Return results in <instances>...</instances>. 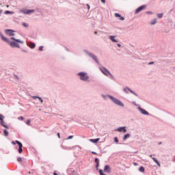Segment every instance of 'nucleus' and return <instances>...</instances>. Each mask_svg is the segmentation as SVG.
<instances>
[{"label":"nucleus","mask_w":175,"mask_h":175,"mask_svg":"<svg viewBox=\"0 0 175 175\" xmlns=\"http://www.w3.org/2000/svg\"><path fill=\"white\" fill-rule=\"evenodd\" d=\"M1 39L4 42H6V43H8V44H10V46H11L12 47H17L18 49H20V45L18 43L14 42H10V40H9V39H8L6 37L3 36V35H1Z\"/></svg>","instance_id":"f257e3e1"},{"label":"nucleus","mask_w":175,"mask_h":175,"mask_svg":"<svg viewBox=\"0 0 175 175\" xmlns=\"http://www.w3.org/2000/svg\"><path fill=\"white\" fill-rule=\"evenodd\" d=\"M78 76H80L81 80H83V81H87V80H88V76L85 72H79L78 73Z\"/></svg>","instance_id":"f03ea898"},{"label":"nucleus","mask_w":175,"mask_h":175,"mask_svg":"<svg viewBox=\"0 0 175 175\" xmlns=\"http://www.w3.org/2000/svg\"><path fill=\"white\" fill-rule=\"evenodd\" d=\"M109 98L111 99V100H113L116 105H118V106H122V107H124V104L120 101V100L111 96H109Z\"/></svg>","instance_id":"7ed1b4c3"},{"label":"nucleus","mask_w":175,"mask_h":175,"mask_svg":"<svg viewBox=\"0 0 175 175\" xmlns=\"http://www.w3.org/2000/svg\"><path fill=\"white\" fill-rule=\"evenodd\" d=\"M100 69L102 73H103V75H105V76H109V75H110V72L107 70V69H106L105 67L100 68Z\"/></svg>","instance_id":"20e7f679"},{"label":"nucleus","mask_w":175,"mask_h":175,"mask_svg":"<svg viewBox=\"0 0 175 175\" xmlns=\"http://www.w3.org/2000/svg\"><path fill=\"white\" fill-rule=\"evenodd\" d=\"M35 10H22L21 13H24V14H30V13H33Z\"/></svg>","instance_id":"39448f33"},{"label":"nucleus","mask_w":175,"mask_h":175,"mask_svg":"<svg viewBox=\"0 0 175 175\" xmlns=\"http://www.w3.org/2000/svg\"><path fill=\"white\" fill-rule=\"evenodd\" d=\"M16 143L19 146L18 152H19V154H21V152H23V144H21V142H20L18 140L16 141Z\"/></svg>","instance_id":"423d86ee"},{"label":"nucleus","mask_w":175,"mask_h":175,"mask_svg":"<svg viewBox=\"0 0 175 175\" xmlns=\"http://www.w3.org/2000/svg\"><path fill=\"white\" fill-rule=\"evenodd\" d=\"M5 33L9 35V36H14V31L11 29H8L5 31Z\"/></svg>","instance_id":"0eeeda50"},{"label":"nucleus","mask_w":175,"mask_h":175,"mask_svg":"<svg viewBox=\"0 0 175 175\" xmlns=\"http://www.w3.org/2000/svg\"><path fill=\"white\" fill-rule=\"evenodd\" d=\"M116 131L118 132H122L123 133H126V129L125 126H123V127H119L116 129Z\"/></svg>","instance_id":"6e6552de"},{"label":"nucleus","mask_w":175,"mask_h":175,"mask_svg":"<svg viewBox=\"0 0 175 175\" xmlns=\"http://www.w3.org/2000/svg\"><path fill=\"white\" fill-rule=\"evenodd\" d=\"M104 172H106V173H111V168H110V166L105 165L104 167Z\"/></svg>","instance_id":"1a4fd4ad"},{"label":"nucleus","mask_w":175,"mask_h":175,"mask_svg":"<svg viewBox=\"0 0 175 175\" xmlns=\"http://www.w3.org/2000/svg\"><path fill=\"white\" fill-rule=\"evenodd\" d=\"M146 9V6L145 5H142L141 7L138 8L136 10H135V13H139L140 12H142V10Z\"/></svg>","instance_id":"9d476101"},{"label":"nucleus","mask_w":175,"mask_h":175,"mask_svg":"<svg viewBox=\"0 0 175 175\" xmlns=\"http://www.w3.org/2000/svg\"><path fill=\"white\" fill-rule=\"evenodd\" d=\"M142 114H144L145 116H148V113L145 109H143L140 107L138 108Z\"/></svg>","instance_id":"9b49d317"},{"label":"nucleus","mask_w":175,"mask_h":175,"mask_svg":"<svg viewBox=\"0 0 175 175\" xmlns=\"http://www.w3.org/2000/svg\"><path fill=\"white\" fill-rule=\"evenodd\" d=\"M115 17L119 18V20H120L121 21H124V20H125V18L123 16H121V15H120V14L116 13Z\"/></svg>","instance_id":"f8f14e48"},{"label":"nucleus","mask_w":175,"mask_h":175,"mask_svg":"<svg viewBox=\"0 0 175 175\" xmlns=\"http://www.w3.org/2000/svg\"><path fill=\"white\" fill-rule=\"evenodd\" d=\"M109 39H111L113 42V43H118V40L116 39V36H110Z\"/></svg>","instance_id":"ddd939ff"},{"label":"nucleus","mask_w":175,"mask_h":175,"mask_svg":"<svg viewBox=\"0 0 175 175\" xmlns=\"http://www.w3.org/2000/svg\"><path fill=\"white\" fill-rule=\"evenodd\" d=\"M11 40H14L15 42H17V43H21L22 44L24 43V42H23L20 40H17V39L14 38V37H12Z\"/></svg>","instance_id":"4468645a"},{"label":"nucleus","mask_w":175,"mask_h":175,"mask_svg":"<svg viewBox=\"0 0 175 175\" xmlns=\"http://www.w3.org/2000/svg\"><path fill=\"white\" fill-rule=\"evenodd\" d=\"M0 123H1V125H2V126H3L4 128H9V126H8L7 124H6V123L5 122V121H1L0 122Z\"/></svg>","instance_id":"2eb2a0df"},{"label":"nucleus","mask_w":175,"mask_h":175,"mask_svg":"<svg viewBox=\"0 0 175 175\" xmlns=\"http://www.w3.org/2000/svg\"><path fill=\"white\" fill-rule=\"evenodd\" d=\"M28 46L30 47V49H35L36 45H35V43L33 42H29Z\"/></svg>","instance_id":"dca6fc26"},{"label":"nucleus","mask_w":175,"mask_h":175,"mask_svg":"<svg viewBox=\"0 0 175 175\" xmlns=\"http://www.w3.org/2000/svg\"><path fill=\"white\" fill-rule=\"evenodd\" d=\"M33 99H39V100L41 102V103H43V99L39 96H32Z\"/></svg>","instance_id":"f3484780"},{"label":"nucleus","mask_w":175,"mask_h":175,"mask_svg":"<svg viewBox=\"0 0 175 175\" xmlns=\"http://www.w3.org/2000/svg\"><path fill=\"white\" fill-rule=\"evenodd\" d=\"M95 162L96 163V169H98V167H99V159L96 158L95 159Z\"/></svg>","instance_id":"a211bd4d"},{"label":"nucleus","mask_w":175,"mask_h":175,"mask_svg":"<svg viewBox=\"0 0 175 175\" xmlns=\"http://www.w3.org/2000/svg\"><path fill=\"white\" fill-rule=\"evenodd\" d=\"M152 159L154 161V162H155V163H157V166H161V163H159V161H158L157 159L152 157Z\"/></svg>","instance_id":"6ab92c4d"},{"label":"nucleus","mask_w":175,"mask_h":175,"mask_svg":"<svg viewBox=\"0 0 175 175\" xmlns=\"http://www.w3.org/2000/svg\"><path fill=\"white\" fill-rule=\"evenodd\" d=\"M90 142H92V143H98L99 142V138L95 139H90Z\"/></svg>","instance_id":"aec40b11"},{"label":"nucleus","mask_w":175,"mask_h":175,"mask_svg":"<svg viewBox=\"0 0 175 175\" xmlns=\"http://www.w3.org/2000/svg\"><path fill=\"white\" fill-rule=\"evenodd\" d=\"M92 58H93L97 64H99V62H98V59L96 58V56H95V55H92Z\"/></svg>","instance_id":"412c9836"},{"label":"nucleus","mask_w":175,"mask_h":175,"mask_svg":"<svg viewBox=\"0 0 175 175\" xmlns=\"http://www.w3.org/2000/svg\"><path fill=\"white\" fill-rule=\"evenodd\" d=\"M131 137V135L129 134H126L124 137H123V140H126L128 138Z\"/></svg>","instance_id":"4be33fe9"},{"label":"nucleus","mask_w":175,"mask_h":175,"mask_svg":"<svg viewBox=\"0 0 175 175\" xmlns=\"http://www.w3.org/2000/svg\"><path fill=\"white\" fill-rule=\"evenodd\" d=\"M3 133H4V136H6V137L9 136V132H8V131L4 130Z\"/></svg>","instance_id":"5701e85b"},{"label":"nucleus","mask_w":175,"mask_h":175,"mask_svg":"<svg viewBox=\"0 0 175 175\" xmlns=\"http://www.w3.org/2000/svg\"><path fill=\"white\" fill-rule=\"evenodd\" d=\"M139 172H141L142 173H144V167H140L139 169Z\"/></svg>","instance_id":"b1692460"},{"label":"nucleus","mask_w":175,"mask_h":175,"mask_svg":"<svg viewBox=\"0 0 175 175\" xmlns=\"http://www.w3.org/2000/svg\"><path fill=\"white\" fill-rule=\"evenodd\" d=\"M150 24H151L152 25H154V24H157V19H154V20L150 23Z\"/></svg>","instance_id":"393cba45"},{"label":"nucleus","mask_w":175,"mask_h":175,"mask_svg":"<svg viewBox=\"0 0 175 175\" xmlns=\"http://www.w3.org/2000/svg\"><path fill=\"white\" fill-rule=\"evenodd\" d=\"M3 118H5V116H3V115L0 114V121H3Z\"/></svg>","instance_id":"a878e982"},{"label":"nucleus","mask_w":175,"mask_h":175,"mask_svg":"<svg viewBox=\"0 0 175 175\" xmlns=\"http://www.w3.org/2000/svg\"><path fill=\"white\" fill-rule=\"evenodd\" d=\"M99 173L100 175H106L104 172H103V170H99Z\"/></svg>","instance_id":"bb28decb"},{"label":"nucleus","mask_w":175,"mask_h":175,"mask_svg":"<svg viewBox=\"0 0 175 175\" xmlns=\"http://www.w3.org/2000/svg\"><path fill=\"white\" fill-rule=\"evenodd\" d=\"M162 16H163V14H159L157 15V17H158L159 18H162Z\"/></svg>","instance_id":"cd10ccee"},{"label":"nucleus","mask_w":175,"mask_h":175,"mask_svg":"<svg viewBox=\"0 0 175 175\" xmlns=\"http://www.w3.org/2000/svg\"><path fill=\"white\" fill-rule=\"evenodd\" d=\"M27 125H31V120H27L26 122Z\"/></svg>","instance_id":"c85d7f7f"},{"label":"nucleus","mask_w":175,"mask_h":175,"mask_svg":"<svg viewBox=\"0 0 175 175\" xmlns=\"http://www.w3.org/2000/svg\"><path fill=\"white\" fill-rule=\"evenodd\" d=\"M21 161H23V159L21 157H18L17 158V161L18 162H21Z\"/></svg>","instance_id":"c756f323"},{"label":"nucleus","mask_w":175,"mask_h":175,"mask_svg":"<svg viewBox=\"0 0 175 175\" xmlns=\"http://www.w3.org/2000/svg\"><path fill=\"white\" fill-rule=\"evenodd\" d=\"M114 142L115 143H118V138H117V137L114 138Z\"/></svg>","instance_id":"7c9ffc66"},{"label":"nucleus","mask_w":175,"mask_h":175,"mask_svg":"<svg viewBox=\"0 0 175 175\" xmlns=\"http://www.w3.org/2000/svg\"><path fill=\"white\" fill-rule=\"evenodd\" d=\"M70 139H73V135H70L68 138L67 140H69Z\"/></svg>","instance_id":"2f4dec72"},{"label":"nucleus","mask_w":175,"mask_h":175,"mask_svg":"<svg viewBox=\"0 0 175 175\" xmlns=\"http://www.w3.org/2000/svg\"><path fill=\"white\" fill-rule=\"evenodd\" d=\"M39 51H43V46H40V47H39Z\"/></svg>","instance_id":"473e14b6"},{"label":"nucleus","mask_w":175,"mask_h":175,"mask_svg":"<svg viewBox=\"0 0 175 175\" xmlns=\"http://www.w3.org/2000/svg\"><path fill=\"white\" fill-rule=\"evenodd\" d=\"M5 14H10L11 12H10V11H5Z\"/></svg>","instance_id":"72a5a7b5"},{"label":"nucleus","mask_w":175,"mask_h":175,"mask_svg":"<svg viewBox=\"0 0 175 175\" xmlns=\"http://www.w3.org/2000/svg\"><path fill=\"white\" fill-rule=\"evenodd\" d=\"M100 1L102 2V3H106V0H100Z\"/></svg>","instance_id":"f704fd0d"},{"label":"nucleus","mask_w":175,"mask_h":175,"mask_svg":"<svg viewBox=\"0 0 175 175\" xmlns=\"http://www.w3.org/2000/svg\"><path fill=\"white\" fill-rule=\"evenodd\" d=\"M18 120H24V117L21 116V117L18 118Z\"/></svg>","instance_id":"c9c22d12"},{"label":"nucleus","mask_w":175,"mask_h":175,"mask_svg":"<svg viewBox=\"0 0 175 175\" xmlns=\"http://www.w3.org/2000/svg\"><path fill=\"white\" fill-rule=\"evenodd\" d=\"M11 143H12V144H13L14 146H15V144H16V141H15V142H14V141H12Z\"/></svg>","instance_id":"e433bc0d"},{"label":"nucleus","mask_w":175,"mask_h":175,"mask_svg":"<svg viewBox=\"0 0 175 175\" xmlns=\"http://www.w3.org/2000/svg\"><path fill=\"white\" fill-rule=\"evenodd\" d=\"M57 135L58 138L61 139V135H59V133H58Z\"/></svg>","instance_id":"4c0bfd02"},{"label":"nucleus","mask_w":175,"mask_h":175,"mask_svg":"<svg viewBox=\"0 0 175 175\" xmlns=\"http://www.w3.org/2000/svg\"><path fill=\"white\" fill-rule=\"evenodd\" d=\"M23 27H28V25H27V23H23Z\"/></svg>","instance_id":"58836bf2"},{"label":"nucleus","mask_w":175,"mask_h":175,"mask_svg":"<svg viewBox=\"0 0 175 175\" xmlns=\"http://www.w3.org/2000/svg\"><path fill=\"white\" fill-rule=\"evenodd\" d=\"M152 64H154V62H150L148 65H152Z\"/></svg>","instance_id":"ea45409f"},{"label":"nucleus","mask_w":175,"mask_h":175,"mask_svg":"<svg viewBox=\"0 0 175 175\" xmlns=\"http://www.w3.org/2000/svg\"><path fill=\"white\" fill-rule=\"evenodd\" d=\"M134 166H137V163H133Z\"/></svg>","instance_id":"a19ab883"},{"label":"nucleus","mask_w":175,"mask_h":175,"mask_svg":"<svg viewBox=\"0 0 175 175\" xmlns=\"http://www.w3.org/2000/svg\"><path fill=\"white\" fill-rule=\"evenodd\" d=\"M117 46H118V47H121V44H118Z\"/></svg>","instance_id":"79ce46f5"},{"label":"nucleus","mask_w":175,"mask_h":175,"mask_svg":"<svg viewBox=\"0 0 175 175\" xmlns=\"http://www.w3.org/2000/svg\"><path fill=\"white\" fill-rule=\"evenodd\" d=\"M127 90H129V91H130V92H131V94H133V91H131V90H129V89H127Z\"/></svg>","instance_id":"37998d69"},{"label":"nucleus","mask_w":175,"mask_h":175,"mask_svg":"<svg viewBox=\"0 0 175 175\" xmlns=\"http://www.w3.org/2000/svg\"><path fill=\"white\" fill-rule=\"evenodd\" d=\"M2 12H3V10H0V14H2Z\"/></svg>","instance_id":"c03bdc74"},{"label":"nucleus","mask_w":175,"mask_h":175,"mask_svg":"<svg viewBox=\"0 0 175 175\" xmlns=\"http://www.w3.org/2000/svg\"><path fill=\"white\" fill-rule=\"evenodd\" d=\"M92 154H96V152H92Z\"/></svg>","instance_id":"a18cd8bd"},{"label":"nucleus","mask_w":175,"mask_h":175,"mask_svg":"<svg viewBox=\"0 0 175 175\" xmlns=\"http://www.w3.org/2000/svg\"><path fill=\"white\" fill-rule=\"evenodd\" d=\"M87 6L88 8V9H90V5L88 4Z\"/></svg>","instance_id":"49530a36"},{"label":"nucleus","mask_w":175,"mask_h":175,"mask_svg":"<svg viewBox=\"0 0 175 175\" xmlns=\"http://www.w3.org/2000/svg\"><path fill=\"white\" fill-rule=\"evenodd\" d=\"M150 157L152 158V154H150Z\"/></svg>","instance_id":"de8ad7c7"},{"label":"nucleus","mask_w":175,"mask_h":175,"mask_svg":"<svg viewBox=\"0 0 175 175\" xmlns=\"http://www.w3.org/2000/svg\"><path fill=\"white\" fill-rule=\"evenodd\" d=\"M53 175H57V173L54 172V173H53Z\"/></svg>","instance_id":"09e8293b"},{"label":"nucleus","mask_w":175,"mask_h":175,"mask_svg":"<svg viewBox=\"0 0 175 175\" xmlns=\"http://www.w3.org/2000/svg\"><path fill=\"white\" fill-rule=\"evenodd\" d=\"M94 33L96 35V33H98V32H96V31H94Z\"/></svg>","instance_id":"8fccbe9b"},{"label":"nucleus","mask_w":175,"mask_h":175,"mask_svg":"<svg viewBox=\"0 0 175 175\" xmlns=\"http://www.w3.org/2000/svg\"><path fill=\"white\" fill-rule=\"evenodd\" d=\"M124 91H126V89H124Z\"/></svg>","instance_id":"3c124183"}]
</instances>
